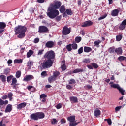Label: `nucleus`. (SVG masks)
Masks as SVG:
<instances>
[{
  "label": "nucleus",
  "mask_w": 126,
  "mask_h": 126,
  "mask_svg": "<svg viewBox=\"0 0 126 126\" xmlns=\"http://www.w3.org/2000/svg\"><path fill=\"white\" fill-rule=\"evenodd\" d=\"M111 87H113V88H116L119 90L120 93L122 94V96L125 95V90L123 89V88H121L120 85L118 84H113L111 85Z\"/></svg>",
  "instance_id": "obj_7"
},
{
  "label": "nucleus",
  "mask_w": 126,
  "mask_h": 126,
  "mask_svg": "<svg viewBox=\"0 0 126 126\" xmlns=\"http://www.w3.org/2000/svg\"><path fill=\"white\" fill-rule=\"evenodd\" d=\"M12 111V105L11 104H8L5 110V113H10Z\"/></svg>",
  "instance_id": "obj_18"
},
{
  "label": "nucleus",
  "mask_w": 126,
  "mask_h": 126,
  "mask_svg": "<svg viewBox=\"0 0 126 126\" xmlns=\"http://www.w3.org/2000/svg\"><path fill=\"white\" fill-rule=\"evenodd\" d=\"M7 104H8V100L3 101L2 99H0V106L7 105Z\"/></svg>",
  "instance_id": "obj_24"
},
{
  "label": "nucleus",
  "mask_w": 126,
  "mask_h": 126,
  "mask_svg": "<svg viewBox=\"0 0 126 126\" xmlns=\"http://www.w3.org/2000/svg\"><path fill=\"white\" fill-rule=\"evenodd\" d=\"M55 45V42L53 41H49L46 42L45 44V47L48 48V49H51V48H53Z\"/></svg>",
  "instance_id": "obj_11"
},
{
  "label": "nucleus",
  "mask_w": 126,
  "mask_h": 126,
  "mask_svg": "<svg viewBox=\"0 0 126 126\" xmlns=\"http://www.w3.org/2000/svg\"><path fill=\"white\" fill-rule=\"evenodd\" d=\"M82 39V38H81V37L77 36L75 38V41L76 43H80V42L81 41Z\"/></svg>",
  "instance_id": "obj_34"
},
{
  "label": "nucleus",
  "mask_w": 126,
  "mask_h": 126,
  "mask_svg": "<svg viewBox=\"0 0 126 126\" xmlns=\"http://www.w3.org/2000/svg\"><path fill=\"white\" fill-rule=\"evenodd\" d=\"M61 108H62V104L61 103L58 104L57 106H56V108L59 110L60 109H61Z\"/></svg>",
  "instance_id": "obj_60"
},
{
  "label": "nucleus",
  "mask_w": 126,
  "mask_h": 126,
  "mask_svg": "<svg viewBox=\"0 0 126 126\" xmlns=\"http://www.w3.org/2000/svg\"><path fill=\"white\" fill-rule=\"evenodd\" d=\"M0 78L2 82H5L6 81V76L4 75H0Z\"/></svg>",
  "instance_id": "obj_29"
},
{
  "label": "nucleus",
  "mask_w": 126,
  "mask_h": 126,
  "mask_svg": "<svg viewBox=\"0 0 126 126\" xmlns=\"http://www.w3.org/2000/svg\"><path fill=\"white\" fill-rule=\"evenodd\" d=\"M93 24V22H92L91 21H87L84 22L82 23L81 25L82 27H88V26H91Z\"/></svg>",
  "instance_id": "obj_10"
},
{
  "label": "nucleus",
  "mask_w": 126,
  "mask_h": 126,
  "mask_svg": "<svg viewBox=\"0 0 126 126\" xmlns=\"http://www.w3.org/2000/svg\"><path fill=\"white\" fill-rule=\"evenodd\" d=\"M36 114L38 120L40 119H44V118H45V113L43 112H36Z\"/></svg>",
  "instance_id": "obj_20"
},
{
  "label": "nucleus",
  "mask_w": 126,
  "mask_h": 126,
  "mask_svg": "<svg viewBox=\"0 0 126 126\" xmlns=\"http://www.w3.org/2000/svg\"><path fill=\"white\" fill-rule=\"evenodd\" d=\"M105 121H107L108 125H112V120L110 119H105Z\"/></svg>",
  "instance_id": "obj_59"
},
{
  "label": "nucleus",
  "mask_w": 126,
  "mask_h": 126,
  "mask_svg": "<svg viewBox=\"0 0 126 126\" xmlns=\"http://www.w3.org/2000/svg\"><path fill=\"white\" fill-rule=\"evenodd\" d=\"M47 11L48 12H47V15L51 19L56 18V17H57V16L60 14V12L59 10L51 7H48Z\"/></svg>",
  "instance_id": "obj_2"
},
{
  "label": "nucleus",
  "mask_w": 126,
  "mask_h": 126,
  "mask_svg": "<svg viewBox=\"0 0 126 126\" xmlns=\"http://www.w3.org/2000/svg\"><path fill=\"white\" fill-rule=\"evenodd\" d=\"M27 30V28L24 26L19 25L16 27L14 29V31L15 32V35H18V38L20 39H22L25 37V32Z\"/></svg>",
  "instance_id": "obj_1"
},
{
  "label": "nucleus",
  "mask_w": 126,
  "mask_h": 126,
  "mask_svg": "<svg viewBox=\"0 0 126 126\" xmlns=\"http://www.w3.org/2000/svg\"><path fill=\"white\" fill-rule=\"evenodd\" d=\"M92 65L93 67H94V68H97L98 67V64L95 63H92Z\"/></svg>",
  "instance_id": "obj_55"
},
{
  "label": "nucleus",
  "mask_w": 126,
  "mask_h": 126,
  "mask_svg": "<svg viewBox=\"0 0 126 126\" xmlns=\"http://www.w3.org/2000/svg\"><path fill=\"white\" fill-rule=\"evenodd\" d=\"M47 97V94H42L40 95V99L42 102L43 103H45L47 101V98L46 97Z\"/></svg>",
  "instance_id": "obj_16"
},
{
  "label": "nucleus",
  "mask_w": 126,
  "mask_h": 126,
  "mask_svg": "<svg viewBox=\"0 0 126 126\" xmlns=\"http://www.w3.org/2000/svg\"><path fill=\"white\" fill-rule=\"evenodd\" d=\"M39 41H40V39H39L38 38H35L33 41L35 44H37V43H39Z\"/></svg>",
  "instance_id": "obj_58"
},
{
  "label": "nucleus",
  "mask_w": 126,
  "mask_h": 126,
  "mask_svg": "<svg viewBox=\"0 0 126 126\" xmlns=\"http://www.w3.org/2000/svg\"><path fill=\"white\" fill-rule=\"evenodd\" d=\"M122 24H123L124 26H126V19H125L124 20H123L122 23Z\"/></svg>",
  "instance_id": "obj_64"
},
{
  "label": "nucleus",
  "mask_w": 126,
  "mask_h": 126,
  "mask_svg": "<svg viewBox=\"0 0 126 126\" xmlns=\"http://www.w3.org/2000/svg\"><path fill=\"white\" fill-rule=\"evenodd\" d=\"M78 53L79 54H82V53H83V47H81L78 49Z\"/></svg>",
  "instance_id": "obj_51"
},
{
  "label": "nucleus",
  "mask_w": 126,
  "mask_h": 126,
  "mask_svg": "<svg viewBox=\"0 0 126 126\" xmlns=\"http://www.w3.org/2000/svg\"><path fill=\"white\" fill-rule=\"evenodd\" d=\"M125 28H126V26L121 23V24H120L119 26L120 30H124V29H125Z\"/></svg>",
  "instance_id": "obj_49"
},
{
  "label": "nucleus",
  "mask_w": 126,
  "mask_h": 126,
  "mask_svg": "<svg viewBox=\"0 0 126 126\" xmlns=\"http://www.w3.org/2000/svg\"><path fill=\"white\" fill-rule=\"evenodd\" d=\"M41 77H46V76H48V74H47V71H43L41 73Z\"/></svg>",
  "instance_id": "obj_43"
},
{
  "label": "nucleus",
  "mask_w": 126,
  "mask_h": 126,
  "mask_svg": "<svg viewBox=\"0 0 126 126\" xmlns=\"http://www.w3.org/2000/svg\"><path fill=\"white\" fill-rule=\"evenodd\" d=\"M71 32V28H67L66 26H64V27L63 28L62 30V34L63 35H68L69 34H70V32Z\"/></svg>",
  "instance_id": "obj_8"
},
{
  "label": "nucleus",
  "mask_w": 126,
  "mask_h": 126,
  "mask_svg": "<svg viewBox=\"0 0 126 126\" xmlns=\"http://www.w3.org/2000/svg\"><path fill=\"white\" fill-rule=\"evenodd\" d=\"M32 79H34V76H33V75H27L24 77L23 81H30V80H32Z\"/></svg>",
  "instance_id": "obj_12"
},
{
  "label": "nucleus",
  "mask_w": 126,
  "mask_h": 126,
  "mask_svg": "<svg viewBox=\"0 0 126 126\" xmlns=\"http://www.w3.org/2000/svg\"><path fill=\"white\" fill-rule=\"evenodd\" d=\"M6 25L4 22H0V29H4Z\"/></svg>",
  "instance_id": "obj_30"
},
{
  "label": "nucleus",
  "mask_w": 126,
  "mask_h": 126,
  "mask_svg": "<svg viewBox=\"0 0 126 126\" xmlns=\"http://www.w3.org/2000/svg\"><path fill=\"white\" fill-rule=\"evenodd\" d=\"M37 2H38V3H44L45 0H37Z\"/></svg>",
  "instance_id": "obj_63"
},
{
  "label": "nucleus",
  "mask_w": 126,
  "mask_h": 126,
  "mask_svg": "<svg viewBox=\"0 0 126 126\" xmlns=\"http://www.w3.org/2000/svg\"><path fill=\"white\" fill-rule=\"evenodd\" d=\"M83 71H84V70H83V69H80V68H77V69H75L73 73H78L79 72H83Z\"/></svg>",
  "instance_id": "obj_27"
},
{
  "label": "nucleus",
  "mask_w": 126,
  "mask_h": 126,
  "mask_svg": "<svg viewBox=\"0 0 126 126\" xmlns=\"http://www.w3.org/2000/svg\"><path fill=\"white\" fill-rule=\"evenodd\" d=\"M65 12L67 15H72V11L70 9H67Z\"/></svg>",
  "instance_id": "obj_31"
},
{
  "label": "nucleus",
  "mask_w": 126,
  "mask_h": 126,
  "mask_svg": "<svg viewBox=\"0 0 126 126\" xmlns=\"http://www.w3.org/2000/svg\"><path fill=\"white\" fill-rule=\"evenodd\" d=\"M68 82H69V84H75L76 82L75 81V80H74V79H71L68 80Z\"/></svg>",
  "instance_id": "obj_40"
},
{
  "label": "nucleus",
  "mask_w": 126,
  "mask_h": 126,
  "mask_svg": "<svg viewBox=\"0 0 126 126\" xmlns=\"http://www.w3.org/2000/svg\"><path fill=\"white\" fill-rule=\"evenodd\" d=\"M59 8V11L61 13H63V12H65V6H64V5H62Z\"/></svg>",
  "instance_id": "obj_28"
},
{
  "label": "nucleus",
  "mask_w": 126,
  "mask_h": 126,
  "mask_svg": "<svg viewBox=\"0 0 126 126\" xmlns=\"http://www.w3.org/2000/svg\"><path fill=\"white\" fill-rule=\"evenodd\" d=\"M115 53L117 54V55H122L123 54V49L122 48L119 47L115 49Z\"/></svg>",
  "instance_id": "obj_21"
},
{
  "label": "nucleus",
  "mask_w": 126,
  "mask_h": 126,
  "mask_svg": "<svg viewBox=\"0 0 126 126\" xmlns=\"http://www.w3.org/2000/svg\"><path fill=\"white\" fill-rule=\"evenodd\" d=\"M91 51H92V48L89 47L85 46L84 48V52H85V53H89L91 52Z\"/></svg>",
  "instance_id": "obj_25"
},
{
  "label": "nucleus",
  "mask_w": 126,
  "mask_h": 126,
  "mask_svg": "<svg viewBox=\"0 0 126 126\" xmlns=\"http://www.w3.org/2000/svg\"><path fill=\"white\" fill-rule=\"evenodd\" d=\"M60 122L61 124H65L66 123L65 119H62Z\"/></svg>",
  "instance_id": "obj_62"
},
{
  "label": "nucleus",
  "mask_w": 126,
  "mask_h": 126,
  "mask_svg": "<svg viewBox=\"0 0 126 126\" xmlns=\"http://www.w3.org/2000/svg\"><path fill=\"white\" fill-rule=\"evenodd\" d=\"M60 74H61V73H60V72L58 71H54L53 72V76L57 79V77H58V76L59 75H60Z\"/></svg>",
  "instance_id": "obj_38"
},
{
  "label": "nucleus",
  "mask_w": 126,
  "mask_h": 126,
  "mask_svg": "<svg viewBox=\"0 0 126 126\" xmlns=\"http://www.w3.org/2000/svg\"><path fill=\"white\" fill-rule=\"evenodd\" d=\"M100 43H102V41L100 40L95 41L94 42V46H96L97 48H99V45H100Z\"/></svg>",
  "instance_id": "obj_32"
},
{
  "label": "nucleus",
  "mask_w": 126,
  "mask_h": 126,
  "mask_svg": "<svg viewBox=\"0 0 126 126\" xmlns=\"http://www.w3.org/2000/svg\"><path fill=\"white\" fill-rule=\"evenodd\" d=\"M62 5V3L59 1H55L54 4L52 5L51 7L53 8L54 9H59Z\"/></svg>",
  "instance_id": "obj_9"
},
{
  "label": "nucleus",
  "mask_w": 126,
  "mask_h": 126,
  "mask_svg": "<svg viewBox=\"0 0 126 126\" xmlns=\"http://www.w3.org/2000/svg\"><path fill=\"white\" fill-rule=\"evenodd\" d=\"M66 49L67 50V51H68V52H70V51H71L72 50V48L71 46V44H68L66 45Z\"/></svg>",
  "instance_id": "obj_41"
},
{
  "label": "nucleus",
  "mask_w": 126,
  "mask_h": 126,
  "mask_svg": "<svg viewBox=\"0 0 126 126\" xmlns=\"http://www.w3.org/2000/svg\"><path fill=\"white\" fill-rule=\"evenodd\" d=\"M55 19L56 20V21H61V19H62V15L57 16L55 17Z\"/></svg>",
  "instance_id": "obj_48"
},
{
  "label": "nucleus",
  "mask_w": 126,
  "mask_h": 126,
  "mask_svg": "<svg viewBox=\"0 0 126 126\" xmlns=\"http://www.w3.org/2000/svg\"><path fill=\"white\" fill-rule=\"evenodd\" d=\"M61 69L63 71H64L66 69V66L65 65V61H62V63H61Z\"/></svg>",
  "instance_id": "obj_19"
},
{
  "label": "nucleus",
  "mask_w": 126,
  "mask_h": 126,
  "mask_svg": "<svg viewBox=\"0 0 126 126\" xmlns=\"http://www.w3.org/2000/svg\"><path fill=\"white\" fill-rule=\"evenodd\" d=\"M10 69H5L4 70V74H8V73H9V72H10Z\"/></svg>",
  "instance_id": "obj_56"
},
{
  "label": "nucleus",
  "mask_w": 126,
  "mask_h": 126,
  "mask_svg": "<svg viewBox=\"0 0 126 126\" xmlns=\"http://www.w3.org/2000/svg\"><path fill=\"white\" fill-rule=\"evenodd\" d=\"M126 57L124 56H120L118 57V61L120 62H123V61H125L126 60Z\"/></svg>",
  "instance_id": "obj_45"
},
{
  "label": "nucleus",
  "mask_w": 126,
  "mask_h": 126,
  "mask_svg": "<svg viewBox=\"0 0 126 126\" xmlns=\"http://www.w3.org/2000/svg\"><path fill=\"white\" fill-rule=\"evenodd\" d=\"M121 108H123V106H117L115 108V111L116 112H118V111H120Z\"/></svg>",
  "instance_id": "obj_57"
},
{
  "label": "nucleus",
  "mask_w": 126,
  "mask_h": 126,
  "mask_svg": "<svg viewBox=\"0 0 126 126\" xmlns=\"http://www.w3.org/2000/svg\"><path fill=\"white\" fill-rule=\"evenodd\" d=\"M43 53H44V50L41 49L38 51L37 55L38 56H41V55H43Z\"/></svg>",
  "instance_id": "obj_52"
},
{
  "label": "nucleus",
  "mask_w": 126,
  "mask_h": 126,
  "mask_svg": "<svg viewBox=\"0 0 126 126\" xmlns=\"http://www.w3.org/2000/svg\"><path fill=\"white\" fill-rule=\"evenodd\" d=\"M120 11L118 9H115L111 11V15L113 17L118 16L119 15Z\"/></svg>",
  "instance_id": "obj_14"
},
{
  "label": "nucleus",
  "mask_w": 126,
  "mask_h": 126,
  "mask_svg": "<svg viewBox=\"0 0 126 126\" xmlns=\"http://www.w3.org/2000/svg\"><path fill=\"white\" fill-rule=\"evenodd\" d=\"M21 76V71H17L15 74L16 78H19Z\"/></svg>",
  "instance_id": "obj_33"
},
{
  "label": "nucleus",
  "mask_w": 126,
  "mask_h": 126,
  "mask_svg": "<svg viewBox=\"0 0 126 126\" xmlns=\"http://www.w3.org/2000/svg\"><path fill=\"white\" fill-rule=\"evenodd\" d=\"M83 63H90V60L89 59H85Z\"/></svg>",
  "instance_id": "obj_50"
},
{
  "label": "nucleus",
  "mask_w": 126,
  "mask_h": 126,
  "mask_svg": "<svg viewBox=\"0 0 126 126\" xmlns=\"http://www.w3.org/2000/svg\"><path fill=\"white\" fill-rule=\"evenodd\" d=\"M23 60L22 59H15L14 60V63H22Z\"/></svg>",
  "instance_id": "obj_37"
},
{
  "label": "nucleus",
  "mask_w": 126,
  "mask_h": 126,
  "mask_svg": "<svg viewBox=\"0 0 126 126\" xmlns=\"http://www.w3.org/2000/svg\"><path fill=\"white\" fill-rule=\"evenodd\" d=\"M30 118H31V120H34V121H38V120H39L37 112L32 114L30 115Z\"/></svg>",
  "instance_id": "obj_15"
},
{
  "label": "nucleus",
  "mask_w": 126,
  "mask_h": 126,
  "mask_svg": "<svg viewBox=\"0 0 126 126\" xmlns=\"http://www.w3.org/2000/svg\"><path fill=\"white\" fill-rule=\"evenodd\" d=\"M52 125H56L57 123H58V121H57L56 119L53 118L52 121Z\"/></svg>",
  "instance_id": "obj_53"
},
{
  "label": "nucleus",
  "mask_w": 126,
  "mask_h": 126,
  "mask_svg": "<svg viewBox=\"0 0 126 126\" xmlns=\"http://www.w3.org/2000/svg\"><path fill=\"white\" fill-rule=\"evenodd\" d=\"M16 83H17V79H16V78L13 77L11 85H14V84H16Z\"/></svg>",
  "instance_id": "obj_39"
},
{
  "label": "nucleus",
  "mask_w": 126,
  "mask_h": 126,
  "mask_svg": "<svg viewBox=\"0 0 126 126\" xmlns=\"http://www.w3.org/2000/svg\"><path fill=\"white\" fill-rule=\"evenodd\" d=\"M13 78V76L11 75L8 77H7V82H10V80H11Z\"/></svg>",
  "instance_id": "obj_46"
},
{
  "label": "nucleus",
  "mask_w": 126,
  "mask_h": 126,
  "mask_svg": "<svg viewBox=\"0 0 126 126\" xmlns=\"http://www.w3.org/2000/svg\"><path fill=\"white\" fill-rule=\"evenodd\" d=\"M55 52L52 50L48 51L44 55V58L48 59V60H53L55 59Z\"/></svg>",
  "instance_id": "obj_4"
},
{
  "label": "nucleus",
  "mask_w": 126,
  "mask_h": 126,
  "mask_svg": "<svg viewBox=\"0 0 126 126\" xmlns=\"http://www.w3.org/2000/svg\"><path fill=\"white\" fill-rule=\"evenodd\" d=\"M33 62L29 61L27 63V65L28 66H32L33 65Z\"/></svg>",
  "instance_id": "obj_54"
},
{
  "label": "nucleus",
  "mask_w": 126,
  "mask_h": 126,
  "mask_svg": "<svg viewBox=\"0 0 126 126\" xmlns=\"http://www.w3.org/2000/svg\"><path fill=\"white\" fill-rule=\"evenodd\" d=\"M69 100L72 104L74 103H78V99L76 96H71L69 97Z\"/></svg>",
  "instance_id": "obj_13"
},
{
  "label": "nucleus",
  "mask_w": 126,
  "mask_h": 126,
  "mask_svg": "<svg viewBox=\"0 0 126 126\" xmlns=\"http://www.w3.org/2000/svg\"><path fill=\"white\" fill-rule=\"evenodd\" d=\"M107 17V14H105L104 15H102V16L98 18V20L99 21L102 20V19H104V18H106Z\"/></svg>",
  "instance_id": "obj_47"
},
{
  "label": "nucleus",
  "mask_w": 126,
  "mask_h": 126,
  "mask_svg": "<svg viewBox=\"0 0 126 126\" xmlns=\"http://www.w3.org/2000/svg\"><path fill=\"white\" fill-rule=\"evenodd\" d=\"M38 33L40 34L49 33V29L45 26H40L38 28Z\"/></svg>",
  "instance_id": "obj_6"
},
{
  "label": "nucleus",
  "mask_w": 126,
  "mask_h": 126,
  "mask_svg": "<svg viewBox=\"0 0 126 126\" xmlns=\"http://www.w3.org/2000/svg\"><path fill=\"white\" fill-rule=\"evenodd\" d=\"M56 80H57V79L53 75L48 78V81L49 83H52V82L56 81Z\"/></svg>",
  "instance_id": "obj_22"
},
{
  "label": "nucleus",
  "mask_w": 126,
  "mask_h": 126,
  "mask_svg": "<svg viewBox=\"0 0 126 126\" xmlns=\"http://www.w3.org/2000/svg\"><path fill=\"white\" fill-rule=\"evenodd\" d=\"M94 115L95 116V117H98V116H100V115H101V111L98 109H96L95 110H94Z\"/></svg>",
  "instance_id": "obj_23"
},
{
  "label": "nucleus",
  "mask_w": 126,
  "mask_h": 126,
  "mask_svg": "<svg viewBox=\"0 0 126 126\" xmlns=\"http://www.w3.org/2000/svg\"><path fill=\"white\" fill-rule=\"evenodd\" d=\"M12 96H13V94H12V93L10 92L8 93V97L10 101H12Z\"/></svg>",
  "instance_id": "obj_44"
},
{
  "label": "nucleus",
  "mask_w": 126,
  "mask_h": 126,
  "mask_svg": "<svg viewBox=\"0 0 126 126\" xmlns=\"http://www.w3.org/2000/svg\"><path fill=\"white\" fill-rule=\"evenodd\" d=\"M67 120L70 122L69 126H75L78 124L75 122V116H71L68 117L67 118Z\"/></svg>",
  "instance_id": "obj_5"
},
{
  "label": "nucleus",
  "mask_w": 126,
  "mask_h": 126,
  "mask_svg": "<svg viewBox=\"0 0 126 126\" xmlns=\"http://www.w3.org/2000/svg\"><path fill=\"white\" fill-rule=\"evenodd\" d=\"M27 103L25 102H23L21 103H20L17 106V110H21L23 108H25L26 107Z\"/></svg>",
  "instance_id": "obj_17"
},
{
  "label": "nucleus",
  "mask_w": 126,
  "mask_h": 126,
  "mask_svg": "<svg viewBox=\"0 0 126 126\" xmlns=\"http://www.w3.org/2000/svg\"><path fill=\"white\" fill-rule=\"evenodd\" d=\"M27 88L28 90L30 91V90L32 89V88H34V86H28L27 87Z\"/></svg>",
  "instance_id": "obj_61"
},
{
  "label": "nucleus",
  "mask_w": 126,
  "mask_h": 126,
  "mask_svg": "<svg viewBox=\"0 0 126 126\" xmlns=\"http://www.w3.org/2000/svg\"><path fill=\"white\" fill-rule=\"evenodd\" d=\"M53 63H54V62L52 60L48 59L42 63V66L43 68H50V67L52 66Z\"/></svg>",
  "instance_id": "obj_3"
},
{
  "label": "nucleus",
  "mask_w": 126,
  "mask_h": 126,
  "mask_svg": "<svg viewBox=\"0 0 126 126\" xmlns=\"http://www.w3.org/2000/svg\"><path fill=\"white\" fill-rule=\"evenodd\" d=\"M71 46L73 50H76V49H77V44L76 43L71 44Z\"/></svg>",
  "instance_id": "obj_42"
},
{
  "label": "nucleus",
  "mask_w": 126,
  "mask_h": 126,
  "mask_svg": "<svg viewBox=\"0 0 126 126\" xmlns=\"http://www.w3.org/2000/svg\"><path fill=\"white\" fill-rule=\"evenodd\" d=\"M34 54V51L32 50H30L27 53V57L30 58L32 55Z\"/></svg>",
  "instance_id": "obj_26"
},
{
  "label": "nucleus",
  "mask_w": 126,
  "mask_h": 126,
  "mask_svg": "<svg viewBox=\"0 0 126 126\" xmlns=\"http://www.w3.org/2000/svg\"><path fill=\"white\" fill-rule=\"evenodd\" d=\"M108 52L110 53V54H113V53L115 52V47H110L108 49Z\"/></svg>",
  "instance_id": "obj_35"
},
{
  "label": "nucleus",
  "mask_w": 126,
  "mask_h": 126,
  "mask_svg": "<svg viewBox=\"0 0 126 126\" xmlns=\"http://www.w3.org/2000/svg\"><path fill=\"white\" fill-rule=\"evenodd\" d=\"M122 39H123V36L122 35L119 34L116 36V41L117 42H120Z\"/></svg>",
  "instance_id": "obj_36"
}]
</instances>
